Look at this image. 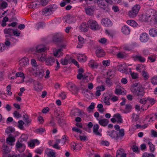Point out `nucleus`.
<instances>
[{
	"label": "nucleus",
	"mask_w": 157,
	"mask_h": 157,
	"mask_svg": "<svg viewBox=\"0 0 157 157\" xmlns=\"http://www.w3.org/2000/svg\"><path fill=\"white\" fill-rule=\"evenodd\" d=\"M44 71L43 70H40L36 72L35 74L36 76L38 77L39 78H41L43 76Z\"/></svg>",
	"instance_id": "nucleus-33"
},
{
	"label": "nucleus",
	"mask_w": 157,
	"mask_h": 157,
	"mask_svg": "<svg viewBox=\"0 0 157 157\" xmlns=\"http://www.w3.org/2000/svg\"><path fill=\"white\" fill-rule=\"evenodd\" d=\"M46 50V47L43 44L37 45L35 47V52L36 53H43Z\"/></svg>",
	"instance_id": "nucleus-6"
},
{
	"label": "nucleus",
	"mask_w": 157,
	"mask_h": 157,
	"mask_svg": "<svg viewBox=\"0 0 157 157\" xmlns=\"http://www.w3.org/2000/svg\"><path fill=\"white\" fill-rule=\"evenodd\" d=\"M99 129V126L98 124H95L93 125V132L94 134L97 136H101V132H102V129Z\"/></svg>",
	"instance_id": "nucleus-5"
},
{
	"label": "nucleus",
	"mask_w": 157,
	"mask_h": 157,
	"mask_svg": "<svg viewBox=\"0 0 157 157\" xmlns=\"http://www.w3.org/2000/svg\"><path fill=\"white\" fill-rule=\"evenodd\" d=\"M34 89L36 91L40 92L43 89V86L40 82H34Z\"/></svg>",
	"instance_id": "nucleus-11"
},
{
	"label": "nucleus",
	"mask_w": 157,
	"mask_h": 157,
	"mask_svg": "<svg viewBox=\"0 0 157 157\" xmlns=\"http://www.w3.org/2000/svg\"><path fill=\"white\" fill-rule=\"evenodd\" d=\"M28 145L30 147H34L35 144L38 145L40 144L39 141L37 139L31 140L30 141L28 142Z\"/></svg>",
	"instance_id": "nucleus-18"
},
{
	"label": "nucleus",
	"mask_w": 157,
	"mask_h": 157,
	"mask_svg": "<svg viewBox=\"0 0 157 157\" xmlns=\"http://www.w3.org/2000/svg\"><path fill=\"white\" fill-rule=\"evenodd\" d=\"M132 119L134 121H136L139 119V116L137 115H136L133 113L132 114Z\"/></svg>",
	"instance_id": "nucleus-54"
},
{
	"label": "nucleus",
	"mask_w": 157,
	"mask_h": 157,
	"mask_svg": "<svg viewBox=\"0 0 157 157\" xmlns=\"http://www.w3.org/2000/svg\"><path fill=\"white\" fill-rule=\"evenodd\" d=\"M15 75L16 77H20L22 78L23 79L25 78L24 73L21 72H18L16 73Z\"/></svg>",
	"instance_id": "nucleus-53"
},
{
	"label": "nucleus",
	"mask_w": 157,
	"mask_h": 157,
	"mask_svg": "<svg viewBox=\"0 0 157 157\" xmlns=\"http://www.w3.org/2000/svg\"><path fill=\"white\" fill-rule=\"evenodd\" d=\"M142 157H154V155L151 153L147 154L146 153H145L143 154Z\"/></svg>",
	"instance_id": "nucleus-61"
},
{
	"label": "nucleus",
	"mask_w": 157,
	"mask_h": 157,
	"mask_svg": "<svg viewBox=\"0 0 157 157\" xmlns=\"http://www.w3.org/2000/svg\"><path fill=\"white\" fill-rule=\"evenodd\" d=\"M65 19V21L66 23L69 24L74 23L76 20V18L74 16L70 15H67Z\"/></svg>",
	"instance_id": "nucleus-7"
},
{
	"label": "nucleus",
	"mask_w": 157,
	"mask_h": 157,
	"mask_svg": "<svg viewBox=\"0 0 157 157\" xmlns=\"http://www.w3.org/2000/svg\"><path fill=\"white\" fill-rule=\"evenodd\" d=\"M68 59L66 58L64 59H62L61 60V63L63 65H66L68 63Z\"/></svg>",
	"instance_id": "nucleus-59"
},
{
	"label": "nucleus",
	"mask_w": 157,
	"mask_h": 157,
	"mask_svg": "<svg viewBox=\"0 0 157 157\" xmlns=\"http://www.w3.org/2000/svg\"><path fill=\"white\" fill-rule=\"evenodd\" d=\"M77 57L78 61L81 62H84L87 60V57L84 54H78Z\"/></svg>",
	"instance_id": "nucleus-22"
},
{
	"label": "nucleus",
	"mask_w": 157,
	"mask_h": 157,
	"mask_svg": "<svg viewBox=\"0 0 157 157\" xmlns=\"http://www.w3.org/2000/svg\"><path fill=\"white\" fill-rule=\"evenodd\" d=\"M149 33L151 36H157V29L156 28H152L149 30Z\"/></svg>",
	"instance_id": "nucleus-30"
},
{
	"label": "nucleus",
	"mask_w": 157,
	"mask_h": 157,
	"mask_svg": "<svg viewBox=\"0 0 157 157\" xmlns=\"http://www.w3.org/2000/svg\"><path fill=\"white\" fill-rule=\"evenodd\" d=\"M136 69L137 71L141 72L144 69V66L142 64H139L137 66Z\"/></svg>",
	"instance_id": "nucleus-51"
},
{
	"label": "nucleus",
	"mask_w": 157,
	"mask_h": 157,
	"mask_svg": "<svg viewBox=\"0 0 157 157\" xmlns=\"http://www.w3.org/2000/svg\"><path fill=\"white\" fill-rule=\"evenodd\" d=\"M42 13L44 15L46 14H47L48 15H49L52 13L51 12V10H50L49 8L48 7H46L42 11Z\"/></svg>",
	"instance_id": "nucleus-39"
},
{
	"label": "nucleus",
	"mask_w": 157,
	"mask_h": 157,
	"mask_svg": "<svg viewBox=\"0 0 157 157\" xmlns=\"http://www.w3.org/2000/svg\"><path fill=\"white\" fill-rule=\"evenodd\" d=\"M130 75L132 78L133 79H136L138 77V74L136 73L131 72Z\"/></svg>",
	"instance_id": "nucleus-62"
},
{
	"label": "nucleus",
	"mask_w": 157,
	"mask_h": 157,
	"mask_svg": "<svg viewBox=\"0 0 157 157\" xmlns=\"http://www.w3.org/2000/svg\"><path fill=\"white\" fill-rule=\"evenodd\" d=\"M7 6L6 2L3 1H0V8L4 9L6 8Z\"/></svg>",
	"instance_id": "nucleus-43"
},
{
	"label": "nucleus",
	"mask_w": 157,
	"mask_h": 157,
	"mask_svg": "<svg viewBox=\"0 0 157 157\" xmlns=\"http://www.w3.org/2000/svg\"><path fill=\"white\" fill-rule=\"evenodd\" d=\"M4 33L6 34H8L12 35L13 34V30L10 28L6 29L4 30Z\"/></svg>",
	"instance_id": "nucleus-38"
},
{
	"label": "nucleus",
	"mask_w": 157,
	"mask_h": 157,
	"mask_svg": "<svg viewBox=\"0 0 157 157\" xmlns=\"http://www.w3.org/2000/svg\"><path fill=\"white\" fill-rule=\"evenodd\" d=\"M49 8V9L51 10V12L52 13L53 11L56 10L57 7L55 5H53L51 6Z\"/></svg>",
	"instance_id": "nucleus-57"
},
{
	"label": "nucleus",
	"mask_w": 157,
	"mask_h": 157,
	"mask_svg": "<svg viewBox=\"0 0 157 157\" xmlns=\"http://www.w3.org/2000/svg\"><path fill=\"white\" fill-rule=\"evenodd\" d=\"M72 130L75 132L79 133L80 134V137H86V136L85 134V133L78 128L75 127L72 128Z\"/></svg>",
	"instance_id": "nucleus-16"
},
{
	"label": "nucleus",
	"mask_w": 157,
	"mask_h": 157,
	"mask_svg": "<svg viewBox=\"0 0 157 157\" xmlns=\"http://www.w3.org/2000/svg\"><path fill=\"white\" fill-rule=\"evenodd\" d=\"M44 25V24L43 22H39L36 24V28L37 29L42 28Z\"/></svg>",
	"instance_id": "nucleus-55"
},
{
	"label": "nucleus",
	"mask_w": 157,
	"mask_h": 157,
	"mask_svg": "<svg viewBox=\"0 0 157 157\" xmlns=\"http://www.w3.org/2000/svg\"><path fill=\"white\" fill-rule=\"evenodd\" d=\"M127 23L128 24L132 27H136L138 25L137 23L135 21L132 20H128L127 21Z\"/></svg>",
	"instance_id": "nucleus-32"
},
{
	"label": "nucleus",
	"mask_w": 157,
	"mask_h": 157,
	"mask_svg": "<svg viewBox=\"0 0 157 157\" xmlns=\"http://www.w3.org/2000/svg\"><path fill=\"white\" fill-rule=\"evenodd\" d=\"M110 98V97L109 95L108 94L105 95L101 98L102 102L104 103L106 105H109L110 104V103L109 101Z\"/></svg>",
	"instance_id": "nucleus-19"
},
{
	"label": "nucleus",
	"mask_w": 157,
	"mask_h": 157,
	"mask_svg": "<svg viewBox=\"0 0 157 157\" xmlns=\"http://www.w3.org/2000/svg\"><path fill=\"white\" fill-rule=\"evenodd\" d=\"M53 52L54 56L57 57H59L63 55L61 49H55L53 50Z\"/></svg>",
	"instance_id": "nucleus-21"
},
{
	"label": "nucleus",
	"mask_w": 157,
	"mask_h": 157,
	"mask_svg": "<svg viewBox=\"0 0 157 157\" xmlns=\"http://www.w3.org/2000/svg\"><path fill=\"white\" fill-rule=\"evenodd\" d=\"M45 61L46 65L51 66L55 63V59L52 56H48L47 57Z\"/></svg>",
	"instance_id": "nucleus-12"
},
{
	"label": "nucleus",
	"mask_w": 157,
	"mask_h": 157,
	"mask_svg": "<svg viewBox=\"0 0 157 157\" xmlns=\"http://www.w3.org/2000/svg\"><path fill=\"white\" fill-rule=\"evenodd\" d=\"M133 58L135 61H138L141 63H144L146 61L145 59L140 55L134 56Z\"/></svg>",
	"instance_id": "nucleus-23"
},
{
	"label": "nucleus",
	"mask_w": 157,
	"mask_h": 157,
	"mask_svg": "<svg viewBox=\"0 0 157 157\" xmlns=\"http://www.w3.org/2000/svg\"><path fill=\"white\" fill-rule=\"evenodd\" d=\"M87 25L89 28L94 30H97L100 28L98 22L93 19H90L88 21Z\"/></svg>",
	"instance_id": "nucleus-3"
},
{
	"label": "nucleus",
	"mask_w": 157,
	"mask_h": 157,
	"mask_svg": "<svg viewBox=\"0 0 157 157\" xmlns=\"http://www.w3.org/2000/svg\"><path fill=\"white\" fill-rule=\"evenodd\" d=\"M48 157H56V152L52 150L50 151L47 154Z\"/></svg>",
	"instance_id": "nucleus-46"
},
{
	"label": "nucleus",
	"mask_w": 157,
	"mask_h": 157,
	"mask_svg": "<svg viewBox=\"0 0 157 157\" xmlns=\"http://www.w3.org/2000/svg\"><path fill=\"white\" fill-rule=\"evenodd\" d=\"M36 56L37 59L42 62L45 61L47 57L46 55L44 53H36Z\"/></svg>",
	"instance_id": "nucleus-9"
},
{
	"label": "nucleus",
	"mask_w": 157,
	"mask_h": 157,
	"mask_svg": "<svg viewBox=\"0 0 157 157\" xmlns=\"http://www.w3.org/2000/svg\"><path fill=\"white\" fill-rule=\"evenodd\" d=\"M23 120L25 122V125L28 124L31 122V120L29 119L28 116L26 114L24 115L23 116Z\"/></svg>",
	"instance_id": "nucleus-40"
},
{
	"label": "nucleus",
	"mask_w": 157,
	"mask_h": 157,
	"mask_svg": "<svg viewBox=\"0 0 157 157\" xmlns=\"http://www.w3.org/2000/svg\"><path fill=\"white\" fill-rule=\"evenodd\" d=\"M125 64H120L119 65L118 70L120 72H123L125 71L126 68L125 67Z\"/></svg>",
	"instance_id": "nucleus-41"
},
{
	"label": "nucleus",
	"mask_w": 157,
	"mask_h": 157,
	"mask_svg": "<svg viewBox=\"0 0 157 157\" xmlns=\"http://www.w3.org/2000/svg\"><path fill=\"white\" fill-rule=\"evenodd\" d=\"M149 39L148 35L146 33H142L140 36V40L141 42H146Z\"/></svg>",
	"instance_id": "nucleus-17"
},
{
	"label": "nucleus",
	"mask_w": 157,
	"mask_h": 157,
	"mask_svg": "<svg viewBox=\"0 0 157 157\" xmlns=\"http://www.w3.org/2000/svg\"><path fill=\"white\" fill-rule=\"evenodd\" d=\"M94 2L96 3L98 6L100 8L105 9L106 6L105 2V0H94Z\"/></svg>",
	"instance_id": "nucleus-14"
},
{
	"label": "nucleus",
	"mask_w": 157,
	"mask_h": 157,
	"mask_svg": "<svg viewBox=\"0 0 157 157\" xmlns=\"http://www.w3.org/2000/svg\"><path fill=\"white\" fill-rule=\"evenodd\" d=\"M78 44L77 45V48H81L82 47L83 44L84 43V40L83 38L80 36H79L78 37Z\"/></svg>",
	"instance_id": "nucleus-26"
},
{
	"label": "nucleus",
	"mask_w": 157,
	"mask_h": 157,
	"mask_svg": "<svg viewBox=\"0 0 157 157\" xmlns=\"http://www.w3.org/2000/svg\"><path fill=\"white\" fill-rule=\"evenodd\" d=\"M121 31L124 34L128 35L129 34L130 29L127 26L125 25L121 28Z\"/></svg>",
	"instance_id": "nucleus-25"
},
{
	"label": "nucleus",
	"mask_w": 157,
	"mask_h": 157,
	"mask_svg": "<svg viewBox=\"0 0 157 157\" xmlns=\"http://www.w3.org/2000/svg\"><path fill=\"white\" fill-rule=\"evenodd\" d=\"M115 93L117 94L125 95L126 94V91L125 90L122 91L121 89H116Z\"/></svg>",
	"instance_id": "nucleus-35"
},
{
	"label": "nucleus",
	"mask_w": 157,
	"mask_h": 157,
	"mask_svg": "<svg viewBox=\"0 0 157 157\" xmlns=\"http://www.w3.org/2000/svg\"><path fill=\"white\" fill-rule=\"evenodd\" d=\"M18 128L21 129H23V125L25 124L24 122L22 120H20L18 121Z\"/></svg>",
	"instance_id": "nucleus-50"
},
{
	"label": "nucleus",
	"mask_w": 157,
	"mask_h": 157,
	"mask_svg": "<svg viewBox=\"0 0 157 157\" xmlns=\"http://www.w3.org/2000/svg\"><path fill=\"white\" fill-rule=\"evenodd\" d=\"M14 117L17 118H19L21 117V115L20 113L17 111H15L13 113Z\"/></svg>",
	"instance_id": "nucleus-60"
},
{
	"label": "nucleus",
	"mask_w": 157,
	"mask_h": 157,
	"mask_svg": "<svg viewBox=\"0 0 157 157\" xmlns=\"http://www.w3.org/2000/svg\"><path fill=\"white\" fill-rule=\"evenodd\" d=\"M78 112V109H74L71 111V115L72 116H77Z\"/></svg>",
	"instance_id": "nucleus-47"
},
{
	"label": "nucleus",
	"mask_w": 157,
	"mask_h": 157,
	"mask_svg": "<svg viewBox=\"0 0 157 157\" xmlns=\"http://www.w3.org/2000/svg\"><path fill=\"white\" fill-rule=\"evenodd\" d=\"M14 129L10 127H8L6 130L5 132L6 133L9 134L11 132H14Z\"/></svg>",
	"instance_id": "nucleus-48"
},
{
	"label": "nucleus",
	"mask_w": 157,
	"mask_h": 157,
	"mask_svg": "<svg viewBox=\"0 0 157 157\" xmlns=\"http://www.w3.org/2000/svg\"><path fill=\"white\" fill-rule=\"evenodd\" d=\"M29 60L28 58L24 57L21 59L19 61V64L21 66H25L29 64Z\"/></svg>",
	"instance_id": "nucleus-13"
},
{
	"label": "nucleus",
	"mask_w": 157,
	"mask_h": 157,
	"mask_svg": "<svg viewBox=\"0 0 157 157\" xmlns=\"http://www.w3.org/2000/svg\"><path fill=\"white\" fill-rule=\"evenodd\" d=\"M63 35L61 33H58L54 36L52 40L55 42L61 41L63 38Z\"/></svg>",
	"instance_id": "nucleus-15"
},
{
	"label": "nucleus",
	"mask_w": 157,
	"mask_h": 157,
	"mask_svg": "<svg viewBox=\"0 0 157 157\" xmlns=\"http://www.w3.org/2000/svg\"><path fill=\"white\" fill-rule=\"evenodd\" d=\"M101 22L102 25L105 27H111L113 25L112 22L108 18L102 19Z\"/></svg>",
	"instance_id": "nucleus-8"
},
{
	"label": "nucleus",
	"mask_w": 157,
	"mask_h": 157,
	"mask_svg": "<svg viewBox=\"0 0 157 157\" xmlns=\"http://www.w3.org/2000/svg\"><path fill=\"white\" fill-rule=\"evenodd\" d=\"M117 56L120 58H124L126 56L125 53L122 52H120L117 54Z\"/></svg>",
	"instance_id": "nucleus-64"
},
{
	"label": "nucleus",
	"mask_w": 157,
	"mask_h": 157,
	"mask_svg": "<svg viewBox=\"0 0 157 157\" xmlns=\"http://www.w3.org/2000/svg\"><path fill=\"white\" fill-rule=\"evenodd\" d=\"M94 8L92 6H90L85 7V10L86 14L88 15H91L93 14Z\"/></svg>",
	"instance_id": "nucleus-24"
},
{
	"label": "nucleus",
	"mask_w": 157,
	"mask_h": 157,
	"mask_svg": "<svg viewBox=\"0 0 157 157\" xmlns=\"http://www.w3.org/2000/svg\"><path fill=\"white\" fill-rule=\"evenodd\" d=\"M148 101L147 98H144L141 99L140 101V102L144 105H145L146 104Z\"/></svg>",
	"instance_id": "nucleus-58"
},
{
	"label": "nucleus",
	"mask_w": 157,
	"mask_h": 157,
	"mask_svg": "<svg viewBox=\"0 0 157 157\" xmlns=\"http://www.w3.org/2000/svg\"><path fill=\"white\" fill-rule=\"evenodd\" d=\"M88 65L89 67L92 68L96 67L98 65L97 63L93 60H91L90 61Z\"/></svg>",
	"instance_id": "nucleus-34"
},
{
	"label": "nucleus",
	"mask_w": 157,
	"mask_h": 157,
	"mask_svg": "<svg viewBox=\"0 0 157 157\" xmlns=\"http://www.w3.org/2000/svg\"><path fill=\"white\" fill-rule=\"evenodd\" d=\"M140 8V5L136 4L132 8L131 10L128 12V15L131 18H134L137 15Z\"/></svg>",
	"instance_id": "nucleus-2"
},
{
	"label": "nucleus",
	"mask_w": 157,
	"mask_h": 157,
	"mask_svg": "<svg viewBox=\"0 0 157 157\" xmlns=\"http://www.w3.org/2000/svg\"><path fill=\"white\" fill-rule=\"evenodd\" d=\"M2 147L3 148L2 150V153L3 154V156L4 157H6L5 155L7 154H8L10 151L8 149V146L7 145L4 144L2 146Z\"/></svg>",
	"instance_id": "nucleus-27"
},
{
	"label": "nucleus",
	"mask_w": 157,
	"mask_h": 157,
	"mask_svg": "<svg viewBox=\"0 0 157 157\" xmlns=\"http://www.w3.org/2000/svg\"><path fill=\"white\" fill-rule=\"evenodd\" d=\"M15 138H7L6 142L9 145H12V143L15 141Z\"/></svg>",
	"instance_id": "nucleus-44"
},
{
	"label": "nucleus",
	"mask_w": 157,
	"mask_h": 157,
	"mask_svg": "<svg viewBox=\"0 0 157 157\" xmlns=\"http://www.w3.org/2000/svg\"><path fill=\"white\" fill-rule=\"evenodd\" d=\"M69 89L71 91L76 92L77 91V89L76 86L74 84H71L69 86Z\"/></svg>",
	"instance_id": "nucleus-45"
},
{
	"label": "nucleus",
	"mask_w": 157,
	"mask_h": 157,
	"mask_svg": "<svg viewBox=\"0 0 157 157\" xmlns=\"http://www.w3.org/2000/svg\"><path fill=\"white\" fill-rule=\"evenodd\" d=\"M151 15L141 14L139 15V20L142 22H147L151 20Z\"/></svg>",
	"instance_id": "nucleus-4"
},
{
	"label": "nucleus",
	"mask_w": 157,
	"mask_h": 157,
	"mask_svg": "<svg viewBox=\"0 0 157 157\" xmlns=\"http://www.w3.org/2000/svg\"><path fill=\"white\" fill-rule=\"evenodd\" d=\"M132 107L130 105H127L125 106V107L124 110V113H127L131 111Z\"/></svg>",
	"instance_id": "nucleus-37"
},
{
	"label": "nucleus",
	"mask_w": 157,
	"mask_h": 157,
	"mask_svg": "<svg viewBox=\"0 0 157 157\" xmlns=\"http://www.w3.org/2000/svg\"><path fill=\"white\" fill-rule=\"evenodd\" d=\"M88 27L86 23H83L79 26V29L82 31L86 32L88 30Z\"/></svg>",
	"instance_id": "nucleus-28"
},
{
	"label": "nucleus",
	"mask_w": 157,
	"mask_h": 157,
	"mask_svg": "<svg viewBox=\"0 0 157 157\" xmlns=\"http://www.w3.org/2000/svg\"><path fill=\"white\" fill-rule=\"evenodd\" d=\"M113 117H115L118 123H122L123 121V120L121 116L119 113H117L113 115Z\"/></svg>",
	"instance_id": "nucleus-29"
},
{
	"label": "nucleus",
	"mask_w": 157,
	"mask_h": 157,
	"mask_svg": "<svg viewBox=\"0 0 157 157\" xmlns=\"http://www.w3.org/2000/svg\"><path fill=\"white\" fill-rule=\"evenodd\" d=\"M151 82L153 85L157 84V76H154L151 79Z\"/></svg>",
	"instance_id": "nucleus-56"
},
{
	"label": "nucleus",
	"mask_w": 157,
	"mask_h": 157,
	"mask_svg": "<svg viewBox=\"0 0 157 157\" xmlns=\"http://www.w3.org/2000/svg\"><path fill=\"white\" fill-rule=\"evenodd\" d=\"M11 85H8L6 87L7 94L8 95L10 96L12 94V93L11 91Z\"/></svg>",
	"instance_id": "nucleus-49"
},
{
	"label": "nucleus",
	"mask_w": 157,
	"mask_h": 157,
	"mask_svg": "<svg viewBox=\"0 0 157 157\" xmlns=\"http://www.w3.org/2000/svg\"><path fill=\"white\" fill-rule=\"evenodd\" d=\"M124 152V150L122 148L119 149L117 152L116 156L117 157L118 155H121Z\"/></svg>",
	"instance_id": "nucleus-52"
},
{
	"label": "nucleus",
	"mask_w": 157,
	"mask_h": 157,
	"mask_svg": "<svg viewBox=\"0 0 157 157\" xmlns=\"http://www.w3.org/2000/svg\"><path fill=\"white\" fill-rule=\"evenodd\" d=\"M108 123L109 121L107 119H103L99 120V123L103 126H106Z\"/></svg>",
	"instance_id": "nucleus-31"
},
{
	"label": "nucleus",
	"mask_w": 157,
	"mask_h": 157,
	"mask_svg": "<svg viewBox=\"0 0 157 157\" xmlns=\"http://www.w3.org/2000/svg\"><path fill=\"white\" fill-rule=\"evenodd\" d=\"M131 91L134 94L140 97H143L145 94L144 88L141 86L132 87Z\"/></svg>",
	"instance_id": "nucleus-1"
},
{
	"label": "nucleus",
	"mask_w": 157,
	"mask_h": 157,
	"mask_svg": "<svg viewBox=\"0 0 157 157\" xmlns=\"http://www.w3.org/2000/svg\"><path fill=\"white\" fill-rule=\"evenodd\" d=\"M12 38H10V39L6 38L5 40V44L6 47V48H8V47L11 45V41Z\"/></svg>",
	"instance_id": "nucleus-36"
},
{
	"label": "nucleus",
	"mask_w": 157,
	"mask_h": 157,
	"mask_svg": "<svg viewBox=\"0 0 157 157\" xmlns=\"http://www.w3.org/2000/svg\"><path fill=\"white\" fill-rule=\"evenodd\" d=\"M96 53L98 57H103L105 55V52L101 48H98L96 51Z\"/></svg>",
	"instance_id": "nucleus-20"
},
{
	"label": "nucleus",
	"mask_w": 157,
	"mask_h": 157,
	"mask_svg": "<svg viewBox=\"0 0 157 157\" xmlns=\"http://www.w3.org/2000/svg\"><path fill=\"white\" fill-rule=\"evenodd\" d=\"M77 78L78 79H81L82 78L83 79H87V78H88V76L86 75H83L82 74L78 73L77 75Z\"/></svg>",
	"instance_id": "nucleus-42"
},
{
	"label": "nucleus",
	"mask_w": 157,
	"mask_h": 157,
	"mask_svg": "<svg viewBox=\"0 0 157 157\" xmlns=\"http://www.w3.org/2000/svg\"><path fill=\"white\" fill-rule=\"evenodd\" d=\"M16 147L20 152H22L25 150V145L23 143L17 142L16 144Z\"/></svg>",
	"instance_id": "nucleus-10"
},
{
	"label": "nucleus",
	"mask_w": 157,
	"mask_h": 157,
	"mask_svg": "<svg viewBox=\"0 0 157 157\" xmlns=\"http://www.w3.org/2000/svg\"><path fill=\"white\" fill-rule=\"evenodd\" d=\"M148 101H149L151 105H153L155 103V100L152 98H148Z\"/></svg>",
	"instance_id": "nucleus-63"
}]
</instances>
